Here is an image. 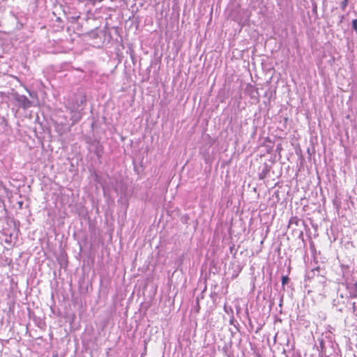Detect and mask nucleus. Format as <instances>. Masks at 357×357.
Returning <instances> with one entry per match:
<instances>
[{
    "label": "nucleus",
    "instance_id": "obj_1",
    "mask_svg": "<svg viewBox=\"0 0 357 357\" xmlns=\"http://www.w3.org/2000/svg\"><path fill=\"white\" fill-rule=\"evenodd\" d=\"M85 100L82 97H74L71 101H68L66 105V107L71 113V120L73 121V124L79 121L82 118V114L80 112V105L82 104Z\"/></svg>",
    "mask_w": 357,
    "mask_h": 357
},
{
    "label": "nucleus",
    "instance_id": "obj_2",
    "mask_svg": "<svg viewBox=\"0 0 357 357\" xmlns=\"http://www.w3.org/2000/svg\"><path fill=\"white\" fill-rule=\"evenodd\" d=\"M17 100L24 108H27L31 106L30 100L25 96H19L17 98Z\"/></svg>",
    "mask_w": 357,
    "mask_h": 357
},
{
    "label": "nucleus",
    "instance_id": "obj_3",
    "mask_svg": "<svg viewBox=\"0 0 357 357\" xmlns=\"http://www.w3.org/2000/svg\"><path fill=\"white\" fill-rule=\"evenodd\" d=\"M352 29L357 33V19H355L352 21Z\"/></svg>",
    "mask_w": 357,
    "mask_h": 357
},
{
    "label": "nucleus",
    "instance_id": "obj_4",
    "mask_svg": "<svg viewBox=\"0 0 357 357\" xmlns=\"http://www.w3.org/2000/svg\"><path fill=\"white\" fill-rule=\"evenodd\" d=\"M288 281H289V278L287 276L283 275L282 277V285L286 284L288 282Z\"/></svg>",
    "mask_w": 357,
    "mask_h": 357
},
{
    "label": "nucleus",
    "instance_id": "obj_5",
    "mask_svg": "<svg viewBox=\"0 0 357 357\" xmlns=\"http://www.w3.org/2000/svg\"><path fill=\"white\" fill-rule=\"evenodd\" d=\"M348 0H343V1L341 3V7L342 9H344L345 7L347 6Z\"/></svg>",
    "mask_w": 357,
    "mask_h": 357
},
{
    "label": "nucleus",
    "instance_id": "obj_6",
    "mask_svg": "<svg viewBox=\"0 0 357 357\" xmlns=\"http://www.w3.org/2000/svg\"><path fill=\"white\" fill-rule=\"evenodd\" d=\"M355 285H356V287H357V282H356Z\"/></svg>",
    "mask_w": 357,
    "mask_h": 357
}]
</instances>
